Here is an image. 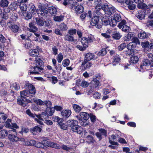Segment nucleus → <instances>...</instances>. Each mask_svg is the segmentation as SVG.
<instances>
[{
    "label": "nucleus",
    "mask_w": 153,
    "mask_h": 153,
    "mask_svg": "<svg viewBox=\"0 0 153 153\" xmlns=\"http://www.w3.org/2000/svg\"><path fill=\"white\" fill-rule=\"evenodd\" d=\"M71 130L78 134H80L82 132L83 130L81 126L78 125L73 127Z\"/></svg>",
    "instance_id": "16"
},
{
    "label": "nucleus",
    "mask_w": 153,
    "mask_h": 153,
    "mask_svg": "<svg viewBox=\"0 0 153 153\" xmlns=\"http://www.w3.org/2000/svg\"><path fill=\"white\" fill-rule=\"evenodd\" d=\"M126 55L127 56H130L134 53V51L133 49H127V50L125 51Z\"/></svg>",
    "instance_id": "54"
},
{
    "label": "nucleus",
    "mask_w": 153,
    "mask_h": 153,
    "mask_svg": "<svg viewBox=\"0 0 153 153\" xmlns=\"http://www.w3.org/2000/svg\"><path fill=\"white\" fill-rule=\"evenodd\" d=\"M31 101L36 104L37 105H42L45 104L47 107H51V102L50 101H42L40 99H37L36 98H34L31 99Z\"/></svg>",
    "instance_id": "6"
},
{
    "label": "nucleus",
    "mask_w": 153,
    "mask_h": 153,
    "mask_svg": "<svg viewBox=\"0 0 153 153\" xmlns=\"http://www.w3.org/2000/svg\"><path fill=\"white\" fill-rule=\"evenodd\" d=\"M102 8L104 13L108 15L107 17L111 15L115 11V9L114 7L107 4H105Z\"/></svg>",
    "instance_id": "4"
},
{
    "label": "nucleus",
    "mask_w": 153,
    "mask_h": 153,
    "mask_svg": "<svg viewBox=\"0 0 153 153\" xmlns=\"http://www.w3.org/2000/svg\"><path fill=\"white\" fill-rule=\"evenodd\" d=\"M49 8V11L50 13L53 16H55L57 13V8L54 7H51Z\"/></svg>",
    "instance_id": "25"
},
{
    "label": "nucleus",
    "mask_w": 153,
    "mask_h": 153,
    "mask_svg": "<svg viewBox=\"0 0 153 153\" xmlns=\"http://www.w3.org/2000/svg\"><path fill=\"white\" fill-rule=\"evenodd\" d=\"M30 55L32 57L37 56L39 54V51L36 49H31L29 51Z\"/></svg>",
    "instance_id": "24"
},
{
    "label": "nucleus",
    "mask_w": 153,
    "mask_h": 153,
    "mask_svg": "<svg viewBox=\"0 0 153 153\" xmlns=\"http://www.w3.org/2000/svg\"><path fill=\"white\" fill-rule=\"evenodd\" d=\"M24 47L26 49H29L32 48L33 47V45L32 43L30 42H26L24 44Z\"/></svg>",
    "instance_id": "42"
},
{
    "label": "nucleus",
    "mask_w": 153,
    "mask_h": 153,
    "mask_svg": "<svg viewBox=\"0 0 153 153\" xmlns=\"http://www.w3.org/2000/svg\"><path fill=\"white\" fill-rule=\"evenodd\" d=\"M9 2L7 0H0V5L2 7H5L7 6Z\"/></svg>",
    "instance_id": "43"
},
{
    "label": "nucleus",
    "mask_w": 153,
    "mask_h": 153,
    "mask_svg": "<svg viewBox=\"0 0 153 153\" xmlns=\"http://www.w3.org/2000/svg\"><path fill=\"white\" fill-rule=\"evenodd\" d=\"M112 17L117 22H120L121 20L120 15L118 14H115Z\"/></svg>",
    "instance_id": "48"
},
{
    "label": "nucleus",
    "mask_w": 153,
    "mask_h": 153,
    "mask_svg": "<svg viewBox=\"0 0 153 153\" xmlns=\"http://www.w3.org/2000/svg\"><path fill=\"white\" fill-rule=\"evenodd\" d=\"M71 112L70 110H63L61 112V115L66 118L68 117L71 114Z\"/></svg>",
    "instance_id": "27"
},
{
    "label": "nucleus",
    "mask_w": 153,
    "mask_h": 153,
    "mask_svg": "<svg viewBox=\"0 0 153 153\" xmlns=\"http://www.w3.org/2000/svg\"><path fill=\"white\" fill-rule=\"evenodd\" d=\"M29 11L30 13L33 15L36 14L37 12L36 7H35V6L33 4L30 5Z\"/></svg>",
    "instance_id": "30"
},
{
    "label": "nucleus",
    "mask_w": 153,
    "mask_h": 153,
    "mask_svg": "<svg viewBox=\"0 0 153 153\" xmlns=\"http://www.w3.org/2000/svg\"><path fill=\"white\" fill-rule=\"evenodd\" d=\"M63 59V56L62 54L61 53H59L57 57V59L58 61V62L59 63L61 62V61Z\"/></svg>",
    "instance_id": "59"
},
{
    "label": "nucleus",
    "mask_w": 153,
    "mask_h": 153,
    "mask_svg": "<svg viewBox=\"0 0 153 153\" xmlns=\"http://www.w3.org/2000/svg\"><path fill=\"white\" fill-rule=\"evenodd\" d=\"M15 131L14 129L13 131L12 130L10 131V132L11 134H9L8 136V137L9 140L12 142H17L20 140L23 141L24 139L23 138H20L18 136L17 134L16 133L14 134L12 133V132H14Z\"/></svg>",
    "instance_id": "5"
},
{
    "label": "nucleus",
    "mask_w": 153,
    "mask_h": 153,
    "mask_svg": "<svg viewBox=\"0 0 153 153\" xmlns=\"http://www.w3.org/2000/svg\"><path fill=\"white\" fill-rule=\"evenodd\" d=\"M70 62V61L69 59H66L63 61L62 65L64 67H66L69 65Z\"/></svg>",
    "instance_id": "57"
},
{
    "label": "nucleus",
    "mask_w": 153,
    "mask_h": 153,
    "mask_svg": "<svg viewBox=\"0 0 153 153\" xmlns=\"http://www.w3.org/2000/svg\"><path fill=\"white\" fill-rule=\"evenodd\" d=\"M64 39L65 40L73 42L74 41V37L71 35H66L64 37Z\"/></svg>",
    "instance_id": "46"
},
{
    "label": "nucleus",
    "mask_w": 153,
    "mask_h": 153,
    "mask_svg": "<svg viewBox=\"0 0 153 153\" xmlns=\"http://www.w3.org/2000/svg\"><path fill=\"white\" fill-rule=\"evenodd\" d=\"M59 27L61 30L62 31H65L67 30L68 29V27L66 24L63 22L61 23L59 25Z\"/></svg>",
    "instance_id": "38"
},
{
    "label": "nucleus",
    "mask_w": 153,
    "mask_h": 153,
    "mask_svg": "<svg viewBox=\"0 0 153 153\" xmlns=\"http://www.w3.org/2000/svg\"><path fill=\"white\" fill-rule=\"evenodd\" d=\"M147 56L151 60V62L148 59H145L140 65L141 67L143 66L150 65L151 67H153V54L151 53H148Z\"/></svg>",
    "instance_id": "7"
},
{
    "label": "nucleus",
    "mask_w": 153,
    "mask_h": 153,
    "mask_svg": "<svg viewBox=\"0 0 153 153\" xmlns=\"http://www.w3.org/2000/svg\"><path fill=\"white\" fill-rule=\"evenodd\" d=\"M132 43H135L136 45L140 44V42L138 38L136 37H133L131 39Z\"/></svg>",
    "instance_id": "47"
},
{
    "label": "nucleus",
    "mask_w": 153,
    "mask_h": 153,
    "mask_svg": "<svg viewBox=\"0 0 153 153\" xmlns=\"http://www.w3.org/2000/svg\"><path fill=\"white\" fill-rule=\"evenodd\" d=\"M28 30L32 32L35 33L37 30V28L34 25V24L31 22L29 24V27L28 28Z\"/></svg>",
    "instance_id": "21"
},
{
    "label": "nucleus",
    "mask_w": 153,
    "mask_h": 153,
    "mask_svg": "<svg viewBox=\"0 0 153 153\" xmlns=\"http://www.w3.org/2000/svg\"><path fill=\"white\" fill-rule=\"evenodd\" d=\"M73 107L76 112L79 113L82 109L81 107L79 105L77 104H74L73 105Z\"/></svg>",
    "instance_id": "39"
},
{
    "label": "nucleus",
    "mask_w": 153,
    "mask_h": 153,
    "mask_svg": "<svg viewBox=\"0 0 153 153\" xmlns=\"http://www.w3.org/2000/svg\"><path fill=\"white\" fill-rule=\"evenodd\" d=\"M67 123L68 126L71 127V129L73 127L78 125V122L76 120H71L68 121Z\"/></svg>",
    "instance_id": "17"
},
{
    "label": "nucleus",
    "mask_w": 153,
    "mask_h": 153,
    "mask_svg": "<svg viewBox=\"0 0 153 153\" xmlns=\"http://www.w3.org/2000/svg\"><path fill=\"white\" fill-rule=\"evenodd\" d=\"M25 85L27 88L28 89L29 94H30L32 96L34 95L36 92L35 87L30 83H27L25 84Z\"/></svg>",
    "instance_id": "14"
},
{
    "label": "nucleus",
    "mask_w": 153,
    "mask_h": 153,
    "mask_svg": "<svg viewBox=\"0 0 153 153\" xmlns=\"http://www.w3.org/2000/svg\"><path fill=\"white\" fill-rule=\"evenodd\" d=\"M123 151L124 152H126V153H134L133 152H130V149L127 147H124L123 148Z\"/></svg>",
    "instance_id": "64"
},
{
    "label": "nucleus",
    "mask_w": 153,
    "mask_h": 153,
    "mask_svg": "<svg viewBox=\"0 0 153 153\" xmlns=\"http://www.w3.org/2000/svg\"><path fill=\"white\" fill-rule=\"evenodd\" d=\"M92 82H94V85L95 88L97 87L99 85L100 82L96 78L94 79Z\"/></svg>",
    "instance_id": "58"
},
{
    "label": "nucleus",
    "mask_w": 153,
    "mask_h": 153,
    "mask_svg": "<svg viewBox=\"0 0 153 153\" xmlns=\"http://www.w3.org/2000/svg\"><path fill=\"white\" fill-rule=\"evenodd\" d=\"M92 63L88 61L84 60L82 62L81 68L82 70L84 71L86 69H89L91 67Z\"/></svg>",
    "instance_id": "13"
},
{
    "label": "nucleus",
    "mask_w": 153,
    "mask_h": 153,
    "mask_svg": "<svg viewBox=\"0 0 153 153\" xmlns=\"http://www.w3.org/2000/svg\"><path fill=\"white\" fill-rule=\"evenodd\" d=\"M126 46V44L125 43L120 44L118 47V49L119 51H122L125 48Z\"/></svg>",
    "instance_id": "60"
},
{
    "label": "nucleus",
    "mask_w": 153,
    "mask_h": 153,
    "mask_svg": "<svg viewBox=\"0 0 153 153\" xmlns=\"http://www.w3.org/2000/svg\"><path fill=\"white\" fill-rule=\"evenodd\" d=\"M125 3L128 5V7L131 10H133L135 8L136 6L133 4L134 2L131 0H125Z\"/></svg>",
    "instance_id": "15"
},
{
    "label": "nucleus",
    "mask_w": 153,
    "mask_h": 153,
    "mask_svg": "<svg viewBox=\"0 0 153 153\" xmlns=\"http://www.w3.org/2000/svg\"><path fill=\"white\" fill-rule=\"evenodd\" d=\"M84 10V7L82 5L78 4L75 10L78 14H80L83 12Z\"/></svg>",
    "instance_id": "28"
},
{
    "label": "nucleus",
    "mask_w": 153,
    "mask_h": 153,
    "mask_svg": "<svg viewBox=\"0 0 153 153\" xmlns=\"http://www.w3.org/2000/svg\"><path fill=\"white\" fill-rule=\"evenodd\" d=\"M136 16L139 19L142 20L145 17V13L142 10L138 11L136 13Z\"/></svg>",
    "instance_id": "19"
},
{
    "label": "nucleus",
    "mask_w": 153,
    "mask_h": 153,
    "mask_svg": "<svg viewBox=\"0 0 153 153\" xmlns=\"http://www.w3.org/2000/svg\"><path fill=\"white\" fill-rule=\"evenodd\" d=\"M7 25L13 32L16 33L18 31L19 28V26L15 24H12L11 22H8Z\"/></svg>",
    "instance_id": "12"
},
{
    "label": "nucleus",
    "mask_w": 153,
    "mask_h": 153,
    "mask_svg": "<svg viewBox=\"0 0 153 153\" xmlns=\"http://www.w3.org/2000/svg\"><path fill=\"white\" fill-rule=\"evenodd\" d=\"M94 57V53H88L85 55V60L90 61L93 59Z\"/></svg>",
    "instance_id": "22"
},
{
    "label": "nucleus",
    "mask_w": 153,
    "mask_h": 153,
    "mask_svg": "<svg viewBox=\"0 0 153 153\" xmlns=\"http://www.w3.org/2000/svg\"><path fill=\"white\" fill-rule=\"evenodd\" d=\"M107 53V51L105 48H102L100 51L98 53V55L99 56H103Z\"/></svg>",
    "instance_id": "49"
},
{
    "label": "nucleus",
    "mask_w": 153,
    "mask_h": 153,
    "mask_svg": "<svg viewBox=\"0 0 153 153\" xmlns=\"http://www.w3.org/2000/svg\"><path fill=\"white\" fill-rule=\"evenodd\" d=\"M19 7L22 11H25L27 9V6L24 3H21L19 5Z\"/></svg>",
    "instance_id": "53"
},
{
    "label": "nucleus",
    "mask_w": 153,
    "mask_h": 153,
    "mask_svg": "<svg viewBox=\"0 0 153 153\" xmlns=\"http://www.w3.org/2000/svg\"><path fill=\"white\" fill-rule=\"evenodd\" d=\"M64 18V16L62 15L60 16H54L53 17V20L56 22H60L63 20Z\"/></svg>",
    "instance_id": "33"
},
{
    "label": "nucleus",
    "mask_w": 153,
    "mask_h": 153,
    "mask_svg": "<svg viewBox=\"0 0 153 153\" xmlns=\"http://www.w3.org/2000/svg\"><path fill=\"white\" fill-rule=\"evenodd\" d=\"M134 35V33L132 32H129L127 35H125L123 38V40L125 41H128L133 37Z\"/></svg>",
    "instance_id": "26"
},
{
    "label": "nucleus",
    "mask_w": 153,
    "mask_h": 153,
    "mask_svg": "<svg viewBox=\"0 0 153 153\" xmlns=\"http://www.w3.org/2000/svg\"><path fill=\"white\" fill-rule=\"evenodd\" d=\"M139 58L138 56H134L130 58V62L132 63L135 64L137 62Z\"/></svg>",
    "instance_id": "37"
},
{
    "label": "nucleus",
    "mask_w": 153,
    "mask_h": 153,
    "mask_svg": "<svg viewBox=\"0 0 153 153\" xmlns=\"http://www.w3.org/2000/svg\"><path fill=\"white\" fill-rule=\"evenodd\" d=\"M35 19L36 23L39 26L41 27L44 25V21L41 18H36Z\"/></svg>",
    "instance_id": "31"
},
{
    "label": "nucleus",
    "mask_w": 153,
    "mask_h": 153,
    "mask_svg": "<svg viewBox=\"0 0 153 153\" xmlns=\"http://www.w3.org/2000/svg\"><path fill=\"white\" fill-rule=\"evenodd\" d=\"M149 43V42L148 41L142 43L141 45L143 48H145V51L146 50H148Z\"/></svg>",
    "instance_id": "50"
},
{
    "label": "nucleus",
    "mask_w": 153,
    "mask_h": 153,
    "mask_svg": "<svg viewBox=\"0 0 153 153\" xmlns=\"http://www.w3.org/2000/svg\"><path fill=\"white\" fill-rule=\"evenodd\" d=\"M11 120L10 119H8L5 123V126L6 127L10 128H12Z\"/></svg>",
    "instance_id": "55"
},
{
    "label": "nucleus",
    "mask_w": 153,
    "mask_h": 153,
    "mask_svg": "<svg viewBox=\"0 0 153 153\" xmlns=\"http://www.w3.org/2000/svg\"><path fill=\"white\" fill-rule=\"evenodd\" d=\"M109 23L110 26H114L116 25L117 22L113 17H111L110 19H109Z\"/></svg>",
    "instance_id": "45"
},
{
    "label": "nucleus",
    "mask_w": 153,
    "mask_h": 153,
    "mask_svg": "<svg viewBox=\"0 0 153 153\" xmlns=\"http://www.w3.org/2000/svg\"><path fill=\"white\" fill-rule=\"evenodd\" d=\"M113 63L114 62L118 63L120 61V58L119 55H116L113 56Z\"/></svg>",
    "instance_id": "52"
},
{
    "label": "nucleus",
    "mask_w": 153,
    "mask_h": 153,
    "mask_svg": "<svg viewBox=\"0 0 153 153\" xmlns=\"http://www.w3.org/2000/svg\"><path fill=\"white\" fill-rule=\"evenodd\" d=\"M26 114L30 117L33 118H35V117H36L37 118L42 120H43L44 119H45L48 117V116L47 115L44 116L43 115H36L34 114L31 113L30 110L28 109L26 110Z\"/></svg>",
    "instance_id": "8"
},
{
    "label": "nucleus",
    "mask_w": 153,
    "mask_h": 153,
    "mask_svg": "<svg viewBox=\"0 0 153 153\" xmlns=\"http://www.w3.org/2000/svg\"><path fill=\"white\" fill-rule=\"evenodd\" d=\"M113 38L116 39H119L121 37L120 33L117 31L114 32L112 35Z\"/></svg>",
    "instance_id": "34"
},
{
    "label": "nucleus",
    "mask_w": 153,
    "mask_h": 153,
    "mask_svg": "<svg viewBox=\"0 0 153 153\" xmlns=\"http://www.w3.org/2000/svg\"><path fill=\"white\" fill-rule=\"evenodd\" d=\"M81 42L83 46L86 48L88 47V43L87 38L85 37H82L81 38Z\"/></svg>",
    "instance_id": "29"
},
{
    "label": "nucleus",
    "mask_w": 153,
    "mask_h": 153,
    "mask_svg": "<svg viewBox=\"0 0 153 153\" xmlns=\"http://www.w3.org/2000/svg\"><path fill=\"white\" fill-rule=\"evenodd\" d=\"M150 34L149 33H146L145 32H141L138 35V36L140 39H147Z\"/></svg>",
    "instance_id": "18"
},
{
    "label": "nucleus",
    "mask_w": 153,
    "mask_h": 153,
    "mask_svg": "<svg viewBox=\"0 0 153 153\" xmlns=\"http://www.w3.org/2000/svg\"><path fill=\"white\" fill-rule=\"evenodd\" d=\"M79 114L82 119L88 120L89 117V114L85 112H81Z\"/></svg>",
    "instance_id": "32"
},
{
    "label": "nucleus",
    "mask_w": 153,
    "mask_h": 153,
    "mask_svg": "<svg viewBox=\"0 0 153 153\" xmlns=\"http://www.w3.org/2000/svg\"><path fill=\"white\" fill-rule=\"evenodd\" d=\"M137 7L139 9H144L147 7V5L143 2H140L137 5Z\"/></svg>",
    "instance_id": "56"
},
{
    "label": "nucleus",
    "mask_w": 153,
    "mask_h": 153,
    "mask_svg": "<svg viewBox=\"0 0 153 153\" xmlns=\"http://www.w3.org/2000/svg\"><path fill=\"white\" fill-rule=\"evenodd\" d=\"M130 29V28L129 27L125 25L123 26L122 28V30L124 32H128L129 31Z\"/></svg>",
    "instance_id": "63"
},
{
    "label": "nucleus",
    "mask_w": 153,
    "mask_h": 153,
    "mask_svg": "<svg viewBox=\"0 0 153 153\" xmlns=\"http://www.w3.org/2000/svg\"><path fill=\"white\" fill-rule=\"evenodd\" d=\"M20 94L21 98L18 100L17 103L23 107H25L27 104L26 98L29 97L30 94L27 91L25 90L20 92Z\"/></svg>",
    "instance_id": "2"
},
{
    "label": "nucleus",
    "mask_w": 153,
    "mask_h": 153,
    "mask_svg": "<svg viewBox=\"0 0 153 153\" xmlns=\"http://www.w3.org/2000/svg\"><path fill=\"white\" fill-rule=\"evenodd\" d=\"M72 1L71 0H64L63 4L65 6L68 5L69 6Z\"/></svg>",
    "instance_id": "62"
},
{
    "label": "nucleus",
    "mask_w": 153,
    "mask_h": 153,
    "mask_svg": "<svg viewBox=\"0 0 153 153\" xmlns=\"http://www.w3.org/2000/svg\"><path fill=\"white\" fill-rule=\"evenodd\" d=\"M78 5V4L76 2L72 1L69 6L71 8L75 10Z\"/></svg>",
    "instance_id": "51"
},
{
    "label": "nucleus",
    "mask_w": 153,
    "mask_h": 153,
    "mask_svg": "<svg viewBox=\"0 0 153 153\" xmlns=\"http://www.w3.org/2000/svg\"><path fill=\"white\" fill-rule=\"evenodd\" d=\"M48 146L58 149L62 148L63 150L67 151H69L71 149V147L68 146L66 145L62 144L61 146H60L58 144L51 142H48Z\"/></svg>",
    "instance_id": "3"
},
{
    "label": "nucleus",
    "mask_w": 153,
    "mask_h": 153,
    "mask_svg": "<svg viewBox=\"0 0 153 153\" xmlns=\"http://www.w3.org/2000/svg\"><path fill=\"white\" fill-rule=\"evenodd\" d=\"M95 3L96 5L95 10H100V11H104L102 8L105 5H102V2L100 0H95Z\"/></svg>",
    "instance_id": "11"
},
{
    "label": "nucleus",
    "mask_w": 153,
    "mask_h": 153,
    "mask_svg": "<svg viewBox=\"0 0 153 153\" xmlns=\"http://www.w3.org/2000/svg\"><path fill=\"white\" fill-rule=\"evenodd\" d=\"M35 61V62L34 64L36 66H41L43 65V61L41 59L38 57L36 58Z\"/></svg>",
    "instance_id": "35"
},
{
    "label": "nucleus",
    "mask_w": 153,
    "mask_h": 153,
    "mask_svg": "<svg viewBox=\"0 0 153 153\" xmlns=\"http://www.w3.org/2000/svg\"><path fill=\"white\" fill-rule=\"evenodd\" d=\"M38 6L40 10L37 12L39 17L42 19L47 18L48 17V6L47 3L44 1L40 0L38 1Z\"/></svg>",
    "instance_id": "1"
},
{
    "label": "nucleus",
    "mask_w": 153,
    "mask_h": 153,
    "mask_svg": "<svg viewBox=\"0 0 153 153\" xmlns=\"http://www.w3.org/2000/svg\"><path fill=\"white\" fill-rule=\"evenodd\" d=\"M54 110L53 108L51 107H47L46 110V112L48 113L50 115H52L54 112Z\"/></svg>",
    "instance_id": "61"
},
{
    "label": "nucleus",
    "mask_w": 153,
    "mask_h": 153,
    "mask_svg": "<svg viewBox=\"0 0 153 153\" xmlns=\"http://www.w3.org/2000/svg\"><path fill=\"white\" fill-rule=\"evenodd\" d=\"M99 17L96 16L92 19L90 23L91 25L93 26H95L96 27L98 28H100L101 26L99 24Z\"/></svg>",
    "instance_id": "9"
},
{
    "label": "nucleus",
    "mask_w": 153,
    "mask_h": 153,
    "mask_svg": "<svg viewBox=\"0 0 153 153\" xmlns=\"http://www.w3.org/2000/svg\"><path fill=\"white\" fill-rule=\"evenodd\" d=\"M79 121L80 125L82 126H86L89 125V121L88 119H82L79 118Z\"/></svg>",
    "instance_id": "23"
},
{
    "label": "nucleus",
    "mask_w": 153,
    "mask_h": 153,
    "mask_svg": "<svg viewBox=\"0 0 153 153\" xmlns=\"http://www.w3.org/2000/svg\"><path fill=\"white\" fill-rule=\"evenodd\" d=\"M7 118V116L3 113H0V123H3Z\"/></svg>",
    "instance_id": "40"
},
{
    "label": "nucleus",
    "mask_w": 153,
    "mask_h": 153,
    "mask_svg": "<svg viewBox=\"0 0 153 153\" xmlns=\"http://www.w3.org/2000/svg\"><path fill=\"white\" fill-rule=\"evenodd\" d=\"M42 129L38 126H35L30 129V131L33 134L36 135L38 132H40Z\"/></svg>",
    "instance_id": "20"
},
{
    "label": "nucleus",
    "mask_w": 153,
    "mask_h": 153,
    "mask_svg": "<svg viewBox=\"0 0 153 153\" xmlns=\"http://www.w3.org/2000/svg\"><path fill=\"white\" fill-rule=\"evenodd\" d=\"M31 70L29 72V74H38L39 72H41L43 70V68L39 67V66H36L32 67L31 68Z\"/></svg>",
    "instance_id": "10"
},
{
    "label": "nucleus",
    "mask_w": 153,
    "mask_h": 153,
    "mask_svg": "<svg viewBox=\"0 0 153 153\" xmlns=\"http://www.w3.org/2000/svg\"><path fill=\"white\" fill-rule=\"evenodd\" d=\"M8 133L6 130L3 129L0 131V138H4L7 135Z\"/></svg>",
    "instance_id": "36"
},
{
    "label": "nucleus",
    "mask_w": 153,
    "mask_h": 153,
    "mask_svg": "<svg viewBox=\"0 0 153 153\" xmlns=\"http://www.w3.org/2000/svg\"><path fill=\"white\" fill-rule=\"evenodd\" d=\"M86 138L87 140V142L89 144L91 143H94L95 140L94 139L93 137L90 135H88L86 137Z\"/></svg>",
    "instance_id": "41"
},
{
    "label": "nucleus",
    "mask_w": 153,
    "mask_h": 153,
    "mask_svg": "<svg viewBox=\"0 0 153 153\" xmlns=\"http://www.w3.org/2000/svg\"><path fill=\"white\" fill-rule=\"evenodd\" d=\"M53 121L58 123L59 124L63 121V120L62 118H60L57 116L53 117Z\"/></svg>",
    "instance_id": "44"
}]
</instances>
